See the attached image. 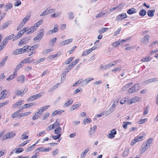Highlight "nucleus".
I'll list each match as a JSON object with an SVG mask.
<instances>
[{"label": "nucleus", "mask_w": 158, "mask_h": 158, "mask_svg": "<svg viewBox=\"0 0 158 158\" xmlns=\"http://www.w3.org/2000/svg\"><path fill=\"white\" fill-rule=\"evenodd\" d=\"M12 23V21H9L7 22H6L5 23L3 24V25L2 27V29L3 30L4 29H6L8 26L10 24Z\"/></svg>", "instance_id": "nucleus-17"}, {"label": "nucleus", "mask_w": 158, "mask_h": 158, "mask_svg": "<svg viewBox=\"0 0 158 158\" xmlns=\"http://www.w3.org/2000/svg\"><path fill=\"white\" fill-rule=\"evenodd\" d=\"M106 14L105 12H103V11H102L100 13L97 15L96 16V18H99L100 17H102L103 15H105Z\"/></svg>", "instance_id": "nucleus-61"}, {"label": "nucleus", "mask_w": 158, "mask_h": 158, "mask_svg": "<svg viewBox=\"0 0 158 158\" xmlns=\"http://www.w3.org/2000/svg\"><path fill=\"white\" fill-rule=\"evenodd\" d=\"M155 10H149L148 11V15L149 17H152L154 16V13H155Z\"/></svg>", "instance_id": "nucleus-28"}, {"label": "nucleus", "mask_w": 158, "mask_h": 158, "mask_svg": "<svg viewBox=\"0 0 158 158\" xmlns=\"http://www.w3.org/2000/svg\"><path fill=\"white\" fill-rule=\"evenodd\" d=\"M90 118H86L84 119L83 121V124H85L87 123H90L91 122Z\"/></svg>", "instance_id": "nucleus-50"}, {"label": "nucleus", "mask_w": 158, "mask_h": 158, "mask_svg": "<svg viewBox=\"0 0 158 158\" xmlns=\"http://www.w3.org/2000/svg\"><path fill=\"white\" fill-rule=\"evenodd\" d=\"M28 27H24L23 29L19 32H20V33L22 34V35H23L27 31H28Z\"/></svg>", "instance_id": "nucleus-44"}, {"label": "nucleus", "mask_w": 158, "mask_h": 158, "mask_svg": "<svg viewBox=\"0 0 158 158\" xmlns=\"http://www.w3.org/2000/svg\"><path fill=\"white\" fill-rule=\"evenodd\" d=\"M61 135L60 134H58L56 136L52 135L51 136V137H52L53 139L56 140L59 139Z\"/></svg>", "instance_id": "nucleus-63"}, {"label": "nucleus", "mask_w": 158, "mask_h": 158, "mask_svg": "<svg viewBox=\"0 0 158 158\" xmlns=\"http://www.w3.org/2000/svg\"><path fill=\"white\" fill-rule=\"evenodd\" d=\"M108 30V28L107 27H102L101 29L98 30L99 33H104L106 31Z\"/></svg>", "instance_id": "nucleus-54"}, {"label": "nucleus", "mask_w": 158, "mask_h": 158, "mask_svg": "<svg viewBox=\"0 0 158 158\" xmlns=\"http://www.w3.org/2000/svg\"><path fill=\"white\" fill-rule=\"evenodd\" d=\"M129 152V149L128 148H126L124 150L123 153L122 154V156L123 157H125L127 156L128 155Z\"/></svg>", "instance_id": "nucleus-39"}, {"label": "nucleus", "mask_w": 158, "mask_h": 158, "mask_svg": "<svg viewBox=\"0 0 158 158\" xmlns=\"http://www.w3.org/2000/svg\"><path fill=\"white\" fill-rule=\"evenodd\" d=\"M121 30V27L118 28L116 31H115L114 35V36H116L118 35V34H119Z\"/></svg>", "instance_id": "nucleus-64"}, {"label": "nucleus", "mask_w": 158, "mask_h": 158, "mask_svg": "<svg viewBox=\"0 0 158 158\" xmlns=\"http://www.w3.org/2000/svg\"><path fill=\"white\" fill-rule=\"evenodd\" d=\"M19 111H17L13 113L11 115V117L14 118L20 115V114Z\"/></svg>", "instance_id": "nucleus-36"}, {"label": "nucleus", "mask_w": 158, "mask_h": 158, "mask_svg": "<svg viewBox=\"0 0 158 158\" xmlns=\"http://www.w3.org/2000/svg\"><path fill=\"white\" fill-rule=\"evenodd\" d=\"M139 83L135 84L131 88L127 90L128 94H130L138 91L139 90Z\"/></svg>", "instance_id": "nucleus-1"}, {"label": "nucleus", "mask_w": 158, "mask_h": 158, "mask_svg": "<svg viewBox=\"0 0 158 158\" xmlns=\"http://www.w3.org/2000/svg\"><path fill=\"white\" fill-rule=\"evenodd\" d=\"M79 60V59H77L74 60L73 62H72L71 63L70 65L68 66V69H72L75 65L77 63V62Z\"/></svg>", "instance_id": "nucleus-12"}, {"label": "nucleus", "mask_w": 158, "mask_h": 158, "mask_svg": "<svg viewBox=\"0 0 158 158\" xmlns=\"http://www.w3.org/2000/svg\"><path fill=\"white\" fill-rule=\"evenodd\" d=\"M61 12H58L54 13L51 15V17L52 18L57 17L61 14Z\"/></svg>", "instance_id": "nucleus-47"}, {"label": "nucleus", "mask_w": 158, "mask_h": 158, "mask_svg": "<svg viewBox=\"0 0 158 158\" xmlns=\"http://www.w3.org/2000/svg\"><path fill=\"white\" fill-rule=\"evenodd\" d=\"M80 104H77L76 105H74L72 106V109L73 110H74L75 109H77L80 106Z\"/></svg>", "instance_id": "nucleus-57"}, {"label": "nucleus", "mask_w": 158, "mask_h": 158, "mask_svg": "<svg viewBox=\"0 0 158 158\" xmlns=\"http://www.w3.org/2000/svg\"><path fill=\"white\" fill-rule=\"evenodd\" d=\"M89 148H87L81 154V158H84L87 153L89 152Z\"/></svg>", "instance_id": "nucleus-32"}, {"label": "nucleus", "mask_w": 158, "mask_h": 158, "mask_svg": "<svg viewBox=\"0 0 158 158\" xmlns=\"http://www.w3.org/2000/svg\"><path fill=\"white\" fill-rule=\"evenodd\" d=\"M24 102V101L23 100H21L17 102L13 105L12 107L14 108L18 106H20L22 103H23Z\"/></svg>", "instance_id": "nucleus-24"}, {"label": "nucleus", "mask_w": 158, "mask_h": 158, "mask_svg": "<svg viewBox=\"0 0 158 158\" xmlns=\"http://www.w3.org/2000/svg\"><path fill=\"white\" fill-rule=\"evenodd\" d=\"M143 136H137L135 138V139L136 141V142L141 141L143 140Z\"/></svg>", "instance_id": "nucleus-52"}, {"label": "nucleus", "mask_w": 158, "mask_h": 158, "mask_svg": "<svg viewBox=\"0 0 158 158\" xmlns=\"http://www.w3.org/2000/svg\"><path fill=\"white\" fill-rule=\"evenodd\" d=\"M61 131V128L60 127H58L55 130L54 133L56 134H58Z\"/></svg>", "instance_id": "nucleus-46"}, {"label": "nucleus", "mask_w": 158, "mask_h": 158, "mask_svg": "<svg viewBox=\"0 0 158 158\" xmlns=\"http://www.w3.org/2000/svg\"><path fill=\"white\" fill-rule=\"evenodd\" d=\"M132 84L133 83L131 82L127 84V85H125L121 89V91H123L124 90H126L128 89L130 86H131Z\"/></svg>", "instance_id": "nucleus-31"}, {"label": "nucleus", "mask_w": 158, "mask_h": 158, "mask_svg": "<svg viewBox=\"0 0 158 158\" xmlns=\"http://www.w3.org/2000/svg\"><path fill=\"white\" fill-rule=\"evenodd\" d=\"M39 46V45L38 44H36L34 45H32L31 46L30 48H29V49L28 50V52H30V51L33 50L37 48Z\"/></svg>", "instance_id": "nucleus-38"}, {"label": "nucleus", "mask_w": 158, "mask_h": 158, "mask_svg": "<svg viewBox=\"0 0 158 158\" xmlns=\"http://www.w3.org/2000/svg\"><path fill=\"white\" fill-rule=\"evenodd\" d=\"M117 132L115 129L112 130L110 133L107 135L108 138L111 139L114 137V135L116 134Z\"/></svg>", "instance_id": "nucleus-10"}, {"label": "nucleus", "mask_w": 158, "mask_h": 158, "mask_svg": "<svg viewBox=\"0 0 158 158\" xmlns=\"http://www.w3.org/2000/svg\"><path fill=\"white\" fill-rule=\"evenodd\" d=\"M14 34H11L8 36L6 37L4 40L7 43H8V41L9 40H11L14 38Z\"/></svg>", "instance_id": "nucleus-27"}, {"label": "nucleus", "mask_w": 158, "mask_h": 158, "mask_svg": "<svg viewBox=\"0 0 158 158\" xmlns=\"http://www.w3.org/2000/svg\"><path fill=\"white\" fill-rule=\"evenodd\" d=\"M73 40L72 39H70L68 40H66L64 41H62L60 43V45H65L66 44H67L69 43H71Z\"/></svg>", "instance_id": "nucleus-16"}, {"label": "nucleus", "mask_w": 158, "mask_h": 158, "mask_svg": "<svg viewBox=\"0 0 158 158\" xmlns=\"http://www.w3.org/2000/svg\"><path fill=\"white\" fill-rule=\"evenodd\" d=\"M42 94V93H40L31 96L28 98L27 101L28 102H30L38 98L41 96Z\"/></svg>", "instance_id": "nucleus-3"}, {"label": "nucleus", "mask_w": 158, "mask_h": 158, "mask_svg": "<svg viewBox=\"0 0 158 158\" xmlns=\"http://www.w3.org/2000/svg\"><path fill=\"white\" fill-rule=\"evenodd\" d=\"M149 147L144 145V143L142 145L141 148L140 149L141 154L144 153Z\"/></svg>", "instance_id": "nucleus-20"}, {"label": "nucleus", "mask_w": 158, "mask_h": 158, "mask_svg": "<svg viewBox=\"0 0 158 158\" xmlns=\"http://www.w3.org/2000/svg\"><path fill=\"white\" fill-rule=\"evenodd\" d=\"M15 2V6H17L20 5L21 4V2L20 0H14Z\"/></svg>", "instance_id": "nucleus-56"}, {"label": "nucleus", "mask_w": 158, "mask_h": 158, "mask_svg": "<svg viewBox=\"0 0 158 158\" xmlns=\"http://www.w3.org/2000/svg\"><path fill=\"white\" fill-rule=\"evenodd\" d=\"M13 53L14 55H16L22 53V50L21 48H18L15 50L13 52Z\"/></svg>", "instance_id": "nucleus-25"}, {"label": "nucleus", "mask_w": 158, "mask_h": 158, "mask_svg": "<svg viewBox=\"0 0 158 158\" xmlns=\"http://www.w3.org/2000/svg\"><path fill=\"white\" fill-rule=\"evenodd\" d=\"M35 145V144H34L32 145L31 146L28 147L27 149V152H29L31 151L34 148Z\"/></svg>", "instance_id": "nucleus-60"}, {"label": "nucleus", "mask_w": 158, "mask_h": 158, "mask_svg": "<svg viewBox=\"0 0 158 158\" xmlns=\"http://www.w3.org/2000/svg\"><path fill=\"white\" fill-rule=\"evenodd\" d=\"M149 35H146L142 39V43L144 45H146L149 42Z\"/></svg>", "instance_id": "nucleus-4"}, {"label": "nucleus", "mask_w": 158, "mask_h": 158, "mask_svg": "<svg viewBox=\"0 0 158 158\" xmlns=\"http://www.w3.org/2000/svg\"><path fill=\"white\" fill-rule=\"evenodd\" d=\"M43 22V20H40L34 24L35 25V26H36L37 27H38L40 25L42 24Z\"/></svg>", "instance_id": "nucleus-59"}, {"label": "nucleus", "mask_w": 158, "mask_h": 158, "mask_svg": "<svg viewBox=\"0 0 158 158\" xmlns=\"http://www.w3.org/2000/svg\"><path fill=\"white\" fill-rule=\"evenodd\" d=\"M147 13L145 9H143L140 11L139 12V15L142 16L145 15Z\"/></svg>", "instance_id": "nucleus-43"}, {"label": "nucleus", "mask_w": 158, "mask_h": 158, "mask_svg": "<svg viewBox=\"0 0 158 158\" xmlns=\"http://www.w3.org/2000/svg\"><path fill=\"white\" fill-rule=\"evenodd\" d=\"M44 33V30L42 29L40 30V33L34 38V40H40L42 38Z\"/></svg>", "instance_id": "nucleus-2"}, {"label": "nucleus", "mask_w": 158, "mask_h": 158, "mask_svg": "<svg viewBox=\"0 0 158 158\" xmlns=\"http://www.w3.org/2000/svg\"><path fill=\"white\" fill-rule=\"evenodd\" d=\"M119 62V60H116L112 63H110L109 64H107L105 66V69H108L111 68L112 66L115 65L117 63Z\"/></svg>", "instance_id": "nucleus-7"}, {"label": "nucleus", "mask_w": 158, "mask_h": 158, "mask_svg": "<svg viewBox=\"0 0 158 158\" xmlns=\"http://www.w3.org/2000/svg\"><path fill=\"white\" fill-rule=\"evenodd\" d=\"M120 44V42H119V40H118L115 42H113L112 44L111 45L113 46V47L114 48H116Z\"/></svg>", "instance_id": "nucleus-37"}, {"label": "nucleus", "mask_w": 158, "mask_h": 158, "mask_svg": "<svg viewBox=\"0 0 158 158\" xmlns=\"http://www.w3.org/2000/svg\"><path fill=\"white\" fill-rule=\"evenodd\" d=\"M143 136H137L135 138V139L136 141V142L141 141L143 140Z\"/></svg>", "instance_id": "nucleus-51"}, {"label": "nucleus", "mask_w": 158, "mask_h": 158, "mask_svg": "<svg viewBox=\"0 0 158 158\" xmlns=\"http://www.w3.org/2000/svg\"><path fill=\"white\" fill-rule=\"evenodd\" d=\"M24 149L23 148H19L15 149L13 150V151L15 153H20L23 152Z\"/></svg>", "instance_id": "nucleus-40"}, {"label": "nucleus", "mask_w": 158, "mask_h": 158, "mask_svg": "<svg viewBox=\"0 0 158 158\" xmlns=\"http://www.w3.org/2000/svg\"><path fill=\"white\" fill-rule=\"evenodd\" d=\"M25 80V77L23 75H21L18 77L17 81L20 83H23Z\"/></svg>", "instance_id": "nucleus-18"}, {"label": "nucleus", "mask_w": 158, "mask_h": 158, "mask_svg": "<svg viewBox=\"0 0 158 158\" xmlns=\"http://www.w3.org/2000/svg\"><path fill=\"white\" fill-rule=\"evenodd\" d=\"M37 27L35 26L34 25V26L32 27H31L29 29L28 28V30L29 31L27 33V34H30L33 32L34 31H35L37 29Z\"/></svg>", "instance_id": "nucleus-13"}, {"label": "nucleus", "mask_w": 158, "mask_h": 158, "mask_svg": "<svg viewBox=\"0 0 158 158\" xmlns=\"http://www.w3.org/2000/svg\"><path fill=\"white\" fill-rule=\"evenodd\" d=\"M30 47V46L28 45H26L23 47V48H21V50H22V53L24 52H25L27 51L28 52V50L29 48Z\"/></svg>", "instance_id": "nucleus-29"}, {"label": "nucleus", "mask_w": 158, "mask_h": 158, "mask_svg": "<svg viewBox=\"0 0 158 158\" xmlns=\"http://www.w3.org/2000/svg\"><path fill=\"white\" fill-rule=\"evenodd\" d=\"M30 18V16L29 15L26 16L22 20V21L21 22L24 25H25L26 22Z\"/></svg>", "instance_id": "nucleus-30"}, {"label": "nucleus", "mask_w": 158, "mask_h": 158, "mask_svg": "<svg viewBox=\"0 0 158 158\" xmlns=\"http://www.w3.org/2000/svg\"><path fill=\"white\" fill-rule=\"evenodd\" d=\"M68 71H66L62 73L61 78V81L62 83H63L65 79L66 75Z\"/></svg>", "instance_id": "nucleus-22"}, {"label": "nucleus", "mask_w": 158, "mask_h": 158, "mask_svg": "<svg viewBox=\"0 0 158 158\" xmlns=\"http://www.w3.org/2000/svg\"><path fill=\"white\" fill-rule=\"evenodd\" d=\"M7 43L4 40L0 46V52L4 48V47L6 45Z\"/></svg>", "instance_id": "nucleus-34"}, {"label": "nucleus", "mask_w": 158, "mask_h": 158, "mask_svg": "<svg viewBox=\"0 0 158 158\" xmlns=\"http://www.w3.org/2000/svg\"><path fill=\"white\" fill-rule=\"evenodd\" d=\"M22 36V34H21L20 32H18V34L15 36V38H14L13 41H15L19 39Z\"/></svg>", "instance_id": "nucleus-49"}, {"label": "nucleus", "mask_w": 158, "mask_h": 158, "mask_svg": "<svg viewBox=\"0 0 158 158\" xmlns=\"http://www.w3.org/2000/svg\"><path fill=\"white\" fill-rule=\"evenodd\" d=\"M7 59V56L5 57L2 60L0 63V65L3 66L5 62L6 61Z\"/></svg>", "instance_id": "nucleus-48"}, {"label": "nucleus", "mask_w": 158, "mask_h": 158, "mask_svg": "<svg viewBox=\"0 0 158 158\" xmlns=\"http://www.w3.org/2000/svg\"><path fill=\"white\" fill-rule=\"evenodd\" d=\"M58 25L57 24H55L54 25V27L53 29L48 31L47 34L48 35H49L56 32L58 31Z\"/></svg>", "instance_id": "nucleus-6"}, {"label": "nucleus", "mask_w": 158, "mask_h": 158, "mask_svg": "<svg viewBox=\"0 0 158 158\" xmlns=\"http://www.w3.org/2000/svg\"><path fill=\"white\" fill-rule=\"evenodd\" d=\"M41 114L38 111L36 112L34 115L33 116L32 119L33 120H35L38 119Z\"/></svg>", "instance_id": "nucleus-21"}, {"label": "nucleus", "mask_w": 158, "mask_h": 158, "mask_svg": "<svg viewBox=\"0 0 158 158\" xmlns=\"http://www.w3.org/2000/svg\"><path fill=\"white\" fill-rule=\"evenodd\" d=\"M136 12V10L134 8H132L129 9L127 11V13L129 15H131L135 13Z\"/></svg>", "instance_id": "nucleus-26"}, {"label": "nucleus", "mask_w": 158, "mask_h": 158, "mask_svg": "<svg viewBox=\"0 0 158 158\" xmlns=\"http://www.w3.org/2000/svg\"><path fill=\"white\" fill-rule=\"evenodd\" d=\"M64 111V110H56L54 111L52 113V115L53 116H55L57 114H62L63 112Z\"/></svg>", "instance_id": "nucleus-35"}, {"label": "nucleus", "mask_w": 158, "mask_h": 158, "mask_svg": "<svg viewBox=\"0 0 158 158\" xmlns=\"http://www.w3.org/2000/svg\"><path fill=\"white\" fill-rule=\"evenodd\" d=\"M17 76V73L16 72H14L13 73V74H11V75L9 76L7 78L6 80L7 81H10L12 80V79H14V77Z\"/></svg>", "instance_id": "nucleus-19"}, {"label": "nucleus", "mask_w": 158, "mask_h": 158, "mask_svg": "<svg viewBox=\"0 0 158 158\" xmlns=\"http://www.w3.org/2000/svg\"><path fill=\"white\" fill-rule=\"evenodd\" d=\"M5 6H6V9L5 10L6 11L8 9H10L12 6V4H11V3H9L6 4L5 5Z\"/></svg>", "instance_id": "nucleus-53"}, {"label": "nucleus", "mask_w": 158, "mask_h": 158, "mask_svg": "<svg viewBox=\"0 0 158 158\" xmlns=\"http://www.w3.org/2000/svg\"><path fill=\"white\" fill-rule=\"evenodd\" d=\"M35 104H34L33 103H30L24 105V106H25L24 107V108H25V109H26L28 107H29L30 106H33Z\"/></svg>", "instance_id": "nucleus-55"}, {"label": "nucleus", "mask_w": 158, "mask_h": 158, "mask_svg": "<svg viewBox=\"0 0 158 158\" xmlns=\"http://www.w3.org/2000/svg\"><path fill=\"white\" fill-rule=\"evenodd\" d=\"M114 109L112 108L111 107L109 108V109L106 111V113L107 115H108L109 114L112 113L114 110Z\"/></svg>", "instance_id": "nucleus-58"}, {"label": "nucleus", "mask_w": 158, "mask_h": 158, "mask_svg": "<svg viewBox=\"0 0 158 158\" xmlns=\"http://www.w3.org/2000/svg\"><path fill=\"white\" fill-rule=\"evenodd\" d=\"M151 58L149 56H147L145 58H143L141 59V61L143 62H148L151 60Z\"/></svg>", "instance_id": "nucleus-41"}, {"label": "nucleus", "mask_w": 158, "mask_h": 158, "mask_svg": "<svg viewBox=\"0 0 158 158\" xmlns=\"http://www.w3.org/2000/svg\"><path fill=\"white\" fill-rule=\"evenodd\" d=\"M15 135V133L12 132H10L6 134L5 136L6 139H8L14 137Z\"/></svg>", "instance_id": "nucleus-11"}, {"label": "nucleus", "mask_w": 158, "mask_h": 158, "mask_svg": "<svg viewBox=\"0 0 158 158\" xmlns=\"http://www.w3.org/2000/svg\"><path fill=\"white\" fill-rule=\"evenodd\" d=\"M30 40V39L27 38H25L21 39L18 44V45H21L23 44H27Z\"/></svg>", "instance_id": "nucleus-9"}, {"label": "nucleus", "mask_w": 158, "mask_h": 158, "mask_svg": "<svg viewBox=\"0 0 158 158\" xmlns=\"http://www.w3.org/2000/svg\"><path fill=\"white\" fill-rule=\"evenodd\" d=\"M153 139L150 138L148 139L144 143V145L146 146L149 147L150 146V144L152 143Z\"/></svg>", "instance_id": "nucleus-14"}, {"label": "nucleus", "mask_w": 158, "mask_h": 158, "mask_svg": "<svg viewBox=\"0 0 158 158\" xmlns=\"http://www.w3.org/2000/svg\"><path fill=\"white\" fill-rule=\"evenodd\" d=\"M127 17V15L126 13L121 14L116 17V20L117 21L121 20L126 18Z\"/></svg>", "instance_id": "nucleus-8"}, {"label": "nucleus", "mask_w": 158, "mask_h": 158, "mask_svg": "<svg viewBox=\"0 0 158 158\" xmlns=\"http://www.w3.org/2000/svg\"><path fill=\"white\" fill-rule=\"evenodd\" d=\"M93 80L94 78L91 77L89 78H87L84 80H83V79H82V81H81V86H85V85L89 83V82Z\"/></svg>", "instance_id": "nucleus-5"}, {"label": "nucleus", "mask_w": 158, "mask_h": 158, "mask_svg": "<svg viewBox=\"0 0 158 158\" xmlns=\"http://www.w3.org/2000/svg\"><path fill=\"white\" fill-rule=\"evenodd\" d=\"M139 98L137 97L132 98L131 99H130L128 101V103L129 104H131L137 102L139 100Z\"/></svg>", "instance_id": "nucleus-15"}, {"label": "nucleus", "mask_w": 158, "mask_h": 158, "mask_svg": "<svg viewBox=\"0 0 158 158\" xmlns=\"http://www.w3.org/2000/svg\"><path fill=\"white\" fill-rule=\"evenodd\" d=\"M31 112L30 111L25 112L20 115L19 118H21L23 117H24L28 116L31 114Z\"/></svg>", "instance_id": "nucleus-42"}, {"label": "nucleus", "mask_w": 158, "mask_h": 158, "mask_svg": "<svg viewBox=\"0 0 158 158\" xmlns=\"http://www.w3.org/2000/svg\"><path fill=\"white\" fill-rule=\"evenodd\" d=\"M73 103V100L72 99H69L66 102L64 105V107H66L69 106L72 104Z\"/></svg>", "instance_id": "nucleus-23"}, {"label": "nucleus", "mask_w": 158, "mask_h": 158, "mask_svg": "<svg viewBox=\"0 0 158 158\" xmlns=\"http://www.w3.org/2000/svg\"><path fill=\"white\" fill-rule=\"evenodd\" d=\"M74 59L73 57H70L64 62V64H67L70 63Z\"/></svg>", "instance_id": "nucleus-45"}, {"label": "nucleus", "mask_w": 158, "mask_h": 158, "mask_svg": "<svg viewBox=\"0 0 158 158\" xmlns=\"http://www.w3.org/2000/svg\"><path fill=\"white\" fill-rule=\"evenodd\" d=\"M61 54V52H59L57 54L54 55H52L49 56V57L50 59H52L57 57L58 56H59Z\"/></svg>", "instance_id": "nucleus-33"}, {"label": "nucleus", "mask_w": 158, "mask_h": 158, "mask_svg": "<svg viewBox=\"0 0 158 158\" xmlns=\"http://www.w3.org/2000/svg\"><path fill=\"white\" fill-rule=\"evenodd\" d=\"M82 81V79H79L78 81H77L75 83H74L73 85V86H77V85H80L81 84V81Z\"/></svg>", "instance_id": "nucleus-62"}]
</instances>
